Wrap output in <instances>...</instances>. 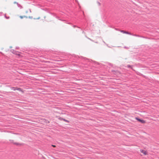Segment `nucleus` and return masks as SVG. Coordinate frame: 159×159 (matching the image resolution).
<instances>
[{
	"label": "nucleus",
	"instance_id": "obj_11",
	"mask_svg": "<svg viewBox=\"0 0 159 159\" xmlns=\"http://www.w3.org/2000/svg\"><path fill=\"white\" fill-rule=\"evenodd\" d=\"M141 152L142 153H144L145 155H146V152L145 151H144L143 150H142Z\"/></svg>",
	"mask_w": 159,
	"mask_h": 159
},
{
	"label": "nucleus",
	"instance_id": "obj_9",
	"mask_svg": "<svg viewBox=\"0 0 159 159\" xmlns=\"http://www.w3.org/2000/svg\"><path fill=\"white\" fill-rule=\"evenodd\" d=\"M63 120L64 121H65V122H68V123L69 122V121L68 120H66V119H64V118L63 119Z\"/></svg>",
	"mask_w": 159,
	"mask_h": 159
},
{
	"label": "nucleus",
	"instance_id": "obj_2",
	"mask_svg": "<svg viewBox=\"0 0 159 159\" xmlns=\"http://www.w3.org/2000/svg\"><path fill=\"white\" fill-rule=\"evenodd\" d=\"M136 119L138 120L140 122H141V123H145V120H142V119H141L139 118H136Z\"/></svg>",
	"mask_w": 159,
	"mask_h": 159
},
{
	"label": "nucleus",
	"instance_id": "obj_14",
	"mask_svg": "<svg viewBox=\"0 0 159 159\" xmlns=\"http://www.w3.org/2000/svg\"><path fill=\"white\" fill-rule=\"evenodd\" d=\"M20 18H21V19H22L23 18V16H20Z\"/></svg>",
	"mask_w": 159,
	"mask_h": 159
},
{
	"label": "nucleus",
	"instance_id": "obj_15",
	"mask_svg": "<svg viewBox=\"0 0 159 159\" xmlns=\"http://www.w3.org/2000/svg\"><path fill=\"white\" fill-rule=\"evenodd\" d=\"M87 60L89 61H91V60L90 59H87Z\"/></svg>",
	"mask_w": 159,
	"mask_h": 159
},
{
	"label": "nucleus",
	"instance_id": "obj_6",
	"mask_svg": "<svg viewBox=\"0 0 159 159\" xmlns=\"http://www.w3.org/2000/svg\"><path fill=\"white\" fill-rule=\"evenodd\" d=\"M16 4L19 7H20V8H22V6L20 4H19L18 3L16 2Z\"/></svg>",
	"mask_w": 159,
	"mask_h": 159
},
{
	"label": "nucleus",
	"instance_id": "obj_13",
	"mask_svg": "<svg viewBox=\"0 0 159 159\" xmlns=\"http://www.w3.org/2000/svg\"><path fill=\"white\" fill-rule=\"evenodd\" d=\"M52 147H56V146H55V145H52Z\"/></svg>",
	"mask_w": 159,
	"mask_h": 159
},
{
	"label": "nucleus",
	"instance_id": "obj_5",
	"mask_svg": "<svg viewBox=\"0 0 159 159\" xmlns=\"http://www.w3.org/2000/svg\"><path fill=\"white\" fill-rule=\"evenodd\" d=\"M12 89H13V90L14 91H15V90H19L20 89V88H18L17 89H16V88H15V87H12Z\"/></svg>",
	"mask_w": 159,
	"mask_h": 159
},
{
	"label": "nucleus",
	"instance_id": "obj_4",
	"mask_svg": "<svg viewBox=\"0 0 159 159\" xmlns=\"http://www.w3.org/2000/svg\"><path fill=\"white\" fill-rule=\"evenodd\" d=\"M120 31L121 32L123 33H124V34H129L132 35V34L131 33L129 32H128L125 31H124L123 30H120Z\"/></svg>",
	"mask_w": 159,
	"mask_h": 159
},
{
	"label": "nucleus",
	"instance_id": "obj_8",
	"mask_svg": "<svg viewBox=\"0 0 159 159\" xmlns=\"http://www.w3.org/2000/svg\"><path fill=\"white\" fill-rule=\"evenodd\" d=\"M133 36H136V37H142V38H144L143 37V36H140L138 35H136V34H133L132 35Z\"/></svg>",
	"mask_w": 159,
	"mask_h": 159
},
{
	"label": "nucleus",
	"instance_id": "obj_12",
	"mask_svg": "<svg viewBox=\"0 0 159 159\" xmlns=\"http://www.w3.org/2000/svg\"><path fill=\"white\" fill-rule=\"evenodd\" d=\"M5 17L6 18V19H9V16H8V17H7L6 16V14L5 15Z\"/></svg>",
	"mask_w": 159,
	"mask_h": 159
},
{
	"label": "nucleus",
	"instance_id": "obj_17",
	"mask_svg": "<svg viewBox=\"0 0 159 159\" xmlns=\"http://www.w3.org/2000/svg\"><path fill=\"white\" fill-rule=\"evenodd\" d=\"M73 26L74 27H76L75 25H74Z\"/></svg>",
	"mask_w": 159,
	"mask_h": 159
},
{
	"label": "nucleus",
	"instance_id": "obj_18",
	"mask_svg": "<svg viewBox=\"0 0 159 159\" xmlns=\"http://www.w3.org/2000/svg\"><path fill=\"white\" fill-rule=\"evenodd\" d=\"M16 2H14V3H16Z\"/></svg>",
	"mask_w": 159,
	"mask_h": 159
},
{
	"label": "nucleus",
	"instance_id": "obj_19",
	"mask_svg": "<svg viewBox=\"0 0 159 159\" xmlns=\"http://www.w3.org/2000/svg\"><path fill=\"white\" fill-rule=\"evenodd\" d=\"M98 4H99V5H100V3L99 2H98Z\"/></svg>",
	"mask_w": 159,
	"mask_h": 159
},
{
	"label": "nucleus",
	"instance_id": "obj_10",
	"mask_svg": "<svg viewBox=\"0 0 159 159\" xmlns=\"http://www.w3.org/2000/svg\"><path fill=\"white\" fill-rule=\"evenodd\" d=\"M58 119L60 120H63V118H62V117H59L58 118Z\"/></svg>",
	"mask_w": 159,
	"mask_h": 159
},
{
	"label": "nucleus",
	"instance_id": "obj_20",
	"mask_svg": "<svg viewBox=\"0 0 159 159\" xmlns=\"http://www.w3.org/2000/svg\"><path fill=\"white\" fill-rule=\"evenodd\" d=\"M111 65V63H110V65Z\"/></svg>",
	"mask_w": 159,
	"mask_h": 159
},
{
	"label": "nucleus",
	"instance_id": "obj_1",
	"mask_svg": "<svg viewBox=\"0 0 159 159\" xmlns=\"http://www.w3.org/2000/svg\"><path fill=\"white\" fill-rule=\"evenodd\" d=\"M9 141L11 143H13L14 144L16 145L17 146L21 145V144H20L19 143L14 142V140H13L10 139V140H9Z\"/></svg>",
	"mask_w": 159,
	"mask_h": 159
},
{
	"label": "nucleus",
	"instance_id": "obj_3",
	"mask_svg": "<svg viewBox=\"0 0 159 159\" xmlns=\"http://www.w3.org/2000/svg\"><path fill=\"white\" fill-rule=\"evenodd\" d=\"M12 53H13V54H16V55L20 56V54L19 53V52H17L16 51L13 50L12 52Z\"/></svg>",
	"mask_w": 159,
	"mask_h": 159
},
{
	"label": "nucleus",
	"instance_id": "obj_7",
	"mask_svg": "<svg viewBox=\"0 0 159 159\" xmlns=\"http://www.w3.org/2000/svg\"><path fill=\"white\" fill-rule=\"evenodd\" d=\"M133 66L132 65H127V67L128 68H130L132 70H133L132 68V67Z\"/></svg>",
	"mask_w": 159,
	"mask_h": 159
},
{
	"label": "nucleus",
	"instance_id": "obj_16",
	"mask_svg": "<svg viewBox=\"0 0 159 159\" xmlns=\"http://www.w3.org/2000/svg\"><path fill=\"white\" fill-rule=\"evenodd\" d=\"M124 48H127V47H124Z\"/></svg>",
	"mask_w": 159,
	"mask_h": 159
}]
</instances>
